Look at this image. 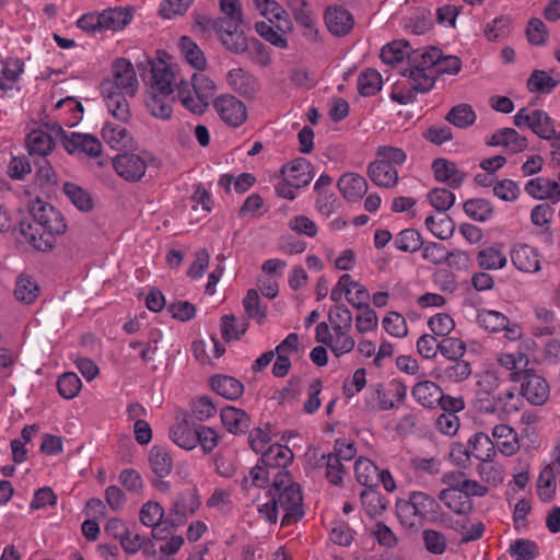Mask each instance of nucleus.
I'll use <instances>...</instances> for the list:
<instances>
[{
    "label": "nucleus",
    "instance_id": "obj_1",
    "mask_svg": "<svg viewBox=\"0 0 560 560\" xmlns=\"http://www.w3.org/2000/svg\"><path fill=\"white\" fill-rule=\"evenodd\" d=\"M266 495L267 501L258 505V513L265 521L276 523L279 512H282L281 524L290 525L303 516L300 485L291 479L287 470H280L273 476L272 486Z\"/></svg>",
    "mask_w": 560,
    "mask_h": 560
},
{
    "label": "nucleus",
    "instance_id": "obj_2",
    "mask_svg": "<svg viewBox=\"0 0 560 560\" xmlns=\"http://www.w3.org/2000/svg\"><path fill=\"white\" fill-rule=\"evenodd\" d=\"M138 79L132 63L119 58L112 66V78L101 83V92L110 115L121 122H127L130 117L129 103L126 98L135 96L138 91Z\"/></svg>",
    "mask_w": 560,
    "mask_h": 560
},
{
    "label": "nucleus",
    "instance_id": "obj_3",
    "mask_svg": "<svg viewBox=\"0 0 560 560\" xmlns=\"http://www.w3.org/2000/svg\"><path fill=\"white\" fill-rule=\"evenodd\" d=\"M32 223L21 222V233L36 249L46 252L52 248L55 235L66 232L63 214L54 206L36 200L31 207Z\"/></svg>",
    "mask_w": 560,
    "mask_h": 560
},
{
    "label": "nucleus",
    "instance_id": "obj_4",
    "mask_svg": "<svg viewBox=\"0 0 560 560\" xmlns=\"http://www.w3.org/2000/svg\"><path fill=\"white\" fill-rule=\"evenodd\" d=\"M253 9L267 20L255 23L258 35L278 48H287V35L293 31L289 13L276 0H253Z\"/></svg>",
    "mask_w": 560,
    "mask_h": 560
},
{
    "label": "nucleus",
    "instance_id": "obj_5",
    "mask_svg": "<svg viewBox=\"0 0 560 560\" xmlns=\"http://www.w3.org/2000/svg\"><path fill=\"white\" fill-rule=\"evenodd\" d=\"M396 514L400 524L407 528L418 529L427 522L438 523L442 521L439 502L422 491H412L407 500H398Z\"/></svg>",
    "mask_w": 560,
    "mask_h": 560
},
{
    "label": "nucleus",
    "instance_id": "obj_6",
    "mask_svg": "<svg viewBox=\"0 0 560 560\" xmlns=\"http://www.w3.org/2000/svg\"><path fill=\"white\" fill-rule=\"evenodd\" d=\"M439 60V49L431 47L422 52H415L410 58V66L404 71L411 88L427 93L432 90L435 83V67Z\"/></svg>",
    "mask_w": 560,
    "mask_h": 560
},
{
    "label": "nucleus",
    "instance_id": "obj_7",
    "mask_svg": "<svg viewBox=\"0 0 560 560\" xmlns=\"http://www.w3.org/2000/svg\"><path fill=\"white\" fill-rule=\"evenodd\" d=\"M476 392L474 406L479 411L491 408V399L498 394L503 382L502 375L498 370L488 369L476 375Z\"/></svg>",
    "mask_w": 560,
    "mask_h": 560
},
{
    "label": "nucleus",
    "instance_id": "obj_8",
    "mask_svg": "<svg viewBox=\"0 0 560 560\" xmlns=\"http://www.w3.org/2000/svg\"><path fill=\"white\" fill-rule=\"evenodd\" d=\"M51 130L61 136L65 150L70 153H84L90 158L100 156L102 153V143L93 135L71 132L67 135L62 127L54 124Z\"/></svg>",
    "mask_w": 560,
    "mask_h": 560
},
{
    "label": "nucleus",
    "instance_id": "obj_9",
    "mask_svg": "<svg viewBox=\"0 0 560 560\" xmlns=\"http://www.w3.org/2000/svg\"><path fill=\"white\" fill-rule=\"evenodd\" d=\"M517 128H528L539 138H550L553 133V120L542 109H528L522 107L513 117Z\"/></svg>",
    "mask_w": 560,
    "mask_h": 560
},
{
    "label": "nucleus",
    "instance_id": "obj_10",
    "mask_svg": "<svg viewBox=\"0 0 560 560\" xmlns=\"http://www.w3.org/2000/svg\"><path fill=\"white\" fill-rule=\"evenodd\" d=\"M242 21L233 18H219L215 22L214 32L219 36L223 46L234 52L242 54L247 49V40L241 31Z\"/></svg>",
    "mask_w": 560,
    "mask_h": 560
},
{
    "label": "nucleus",
    "instance_id": "obj_11",
    "mask_svg": "<svg viewBox=\"0 0 560 560\" xmlns=\"http://www.w3.org/2000/svg\"><path fill=\"white\" fill-rule=\"evenodd\" d=\"M462 453L465 455V460H469L470 456L480 462L492 460L495 456L494 442L486 433L479 432L469 439L467 448L463 445L453 446L450 456L456 460L457 454Z\"/></svg>",
    "mask_w": 560,
    "mask_h": 560
},
{
    "label": "nucleus",
    "instance_id": "obj_12",
    "mask_svg": "<svg viewBox=\"0 0 560 560\" xmlns=\"http://www.w3.org/2000/svg\"><path fill=\"white\" fill-rule=\"evenodd\" d=\"M213 107L220 118L230 127H238L247 118V108L245 104L236 96L222 94L213 102Z\"/></svg>",
    "mask_w": 560,
    "mask_h": 560
},
{
    "label": "nucleus",
    "instance_id": "obj_13",
    "mask_svg": "<svg viewBox=\"0 0 560 560\" xmlns=\"http://www.w3.org/2000/svg\"><path fill=\"white\" fill-rule=\"evenodd\" d=\"M521 394L535 406L544 405L549 397V385L544 377L533 370H524L521 378Z\"/></svg>",
    "mask_w": 560,
    "mask_h": 560
},
{
    "label": "nucleus",
    "instance_id": "obj_14",
    "mask_svg": "<svg viewBox=\"0 0 560 560\" xmlns=\"http://www.w3.org/2000/svg\"><path fill=\"white\" fill-rule=\"evenodd\" d=\"M113 167L118 176L127 182H139L145 174L147 163L144 159L135 153L118 154L113 160Z\"/></svg>",
    "mask_w": 560,
    "mask_h": 560
},
{
    "label": "nucleus",
    "instance_id": "obj_15",
    "mask_svg": "<svg viewBox=\"0 0 560 560\" xmlns=\"http://www.w3.org/2000/svg\"><path fill=\"white\" fill-rule=\"evenodd\" d=\"M226 82L231 90L248 100L255 98L260 91L258 79L243 68L231 69Z\"/></svg>",
    "mask_w": 560,
    "mask_h": 560
},
{
    "label": "nucleus",
    "instance_id": "obj_16",
    "mask_svg": "<svg viewBox=\"0 0 560 560\" xmlns=\"http://www.w3.org/2000/svg\"><path fill=\"white\" fill-rule=\"evenodd\" d=\"M492 147H503L511 154L524 152L528 147V140L514 128H502L495 131L487 141Z\"/></svg>",
    "mask_w": 560,
    "mask_h": 560
},
{
    "label": "nucleus",
    "instance_id": "obj_17",
    "mask_svg": "<svg viewBox=\"0 0 560 560\" xmlns=\"http://www.w3.org/2000/svg\"><path fill=\"white\" fill-rule=\"evenodd\" d=\"M433 374L441 383H462L471 375V364L464 359L448 361L446 364L438 365Z\"/></svg>",
    "mask_w": 560,
    "mask_h": 560
},
{
    "label": "nucleus",
    "instance_id": "obj_18",
    "mask_svg": "<svg viewBox=\"0 0 560 560\" xmlns=\"http://www.w3.org/2000/svg\"><path fill=\"white\" fill-rule=\"evenodd\" d=\"M151 72L150 92H158L163 96H170L174 92V85L176 84L175 73L162 61L153 62Z\"/></svg>",
    "mask_w": 560,
    "mask_h": 560
},
{
    "label": "nucleus",
    "instance_id": "obj_19",
    "mask_svg": "<svg viewBox=\"0 0 560 560\" xmlns=\"http://www.w3.org/2000/svg\"><path fill=\"white\" fill-rule=\"evenodd\" d=\"M432 171L438 182L444 183L451 188H458L466 178V173L459 170L454 162L442 158L432 162Z\"/></svg>",
    "mask_w": 560,
    "mask_h": 560
},
{
    "label": "nucleus",
    "instance_id": "obj_20",
    "mask_svg": "<svg viewBox=\"0 0 560 560\" xmlns=\"http://www.w3.org/2000/svg\"><path fill=\"white\" fill-rule=\"evenodd\" d=\"M511 260L521 271L536 272L540 270L539 254L534 247L527 244L515 245L511 250Z\"/></svg>",
    "mask_w": 560,
    "mask_h": 560
},
{
    "label": "nucleus",
    "instance_id": "obj_21",
    "mask_svg": "<svg viewBox=\"0 0 560 560\" xmlns=\"http://www.w3.org/2000/svg\"><path fill=\"white\" fill-rule=\"evenodd\" d=\"M281 173L285 180H289L299 188L308 185L314 176L312 164L303 158L295 159L291 163L283 165Z\"/></svg>",
    "mask_w": 560,
    "mask_h": 560
},
{
    "label": "nucleus",
    "instance_id": "obj_22",
    "mask_svg": "<svg viewBox=\"0 0 560 560\" xmlns=\"http://www.w3.org/2000/svg\"><path fill=\"white\" fill-rule=\"evenodd\" d=\"M259 460L268 467L275 476L278 471L285 470V467L291 464L293 453L285 445L273 444L269 446L267 451L262 452Z\"/></svg>",
    "mask_w": 560,
    "mask_h": 560
},
{
    "label": "nucleus",
    "instance_id": "obj_23",
    "mask_svg": "<svg viewBox=\"0 0 560 560\" xmlns=\"http://www.w3.org/2000/svg\"><path fill=\"white\" fill-rule=\"evenodd\" d=\"M368 176L378 187L392 188L398 183L397 168L377 159L369 164Z\"/></svg>",
    "mask_w": 560,
    "mask_h": 560
},
{
    "label": "nucleus",
    "instance_id": "obj_24",
    "mask_svg": "<svg viewBox=\"0 0 560 560\" xmlns=\"http://www.w3.org/2000/svg\"><path fill=\"white\" fill-rule=\"evenodd\" d=\"M491 408L489 410H482L486 413L501 412L510 416L516 413L521 409L522 401L515 394L514 387L499 390L498 394L491 399Z\"/></svg>",
    "mask_w": 560,
    "mask_h": 560
},
{
    "label": "nucleus",
    "instance_id": "obj_25",
    "mask_svg": "<svg viewBox=\"0 0 560 560\" xmlns=\"http://www.w3.org/2000/svg\"><path fill=\"white\" fill-rule=\"evenodd\" d=\"M337 185L342 196L350 201L360 200L369 187L366 179L357 173L343 174Z\"/></svg>",
    "mask_w": 560,
    "mask_h": 560
},
{
    "label": "nucleus",
    "instance_id": "obj_26",
    "mask_svg": "<svg viewBox=\"0 0 560 560\" xmlns=\"http://www.w3.org/2000/svg\"><path fill=\"white\" fill-rule=\"evenodd\" d=\"M325 22L330 33L346 35L353 26V18L340 7H330L325 12Z\"/></svg>",
    "mask_w": 560,
    "mask_h": 560
},
{
    "label": "nucleus",
    "instance_id": "obj_27",
    "mask_svg": "<svg viewBox=\"0 0 560 560\" xmlns=\"http://www.w3.org/2000/svg\"><path fill=\"white\" fill-rule=\"evenodd\" d=\"M197 436V427L188 419H183L170 430L172 441L185 450H192L198 445Z\"/></svg>",
    "mask_w": 560,
    "mask_h": 560
},
{
    "label": "nucleus",
    "instance_id": "obj_28",
    "mask_svg": "<svg viewBox=\"0 0 560 560\" xmlns=\"http://www.w3.org/2000/svg\"><path fill=\"white\" fill-rule=\"evenodd\" d=\"M100 15L102 31L122 30L132 20V11L121 7L108 8L100 12Z\"/></svg>",
    "mask_w": 560,
    "mask_h": 560
},
{
    "label": "nucleus",
    "instance_id": "obj_29",
    "mask_svg": "<svg viewBox=\"0 0 560 560\" xmlns=\"http://www.w3.org/2000/svg\"><path fill=\"white\" fill-rule=\"evenodd\" d=\"M221 421L225 429L233 434L245 433L250 423L249 417L244 410L232 406L222 408Z\"/></svg>",
    "mask_w": 560,
    "mask_h": 560
},
{
    "label": "nucleus",
    "instance_id": "obj_30",
    "mask_svg": "<svg viewBox=\"0 0 560 560\" xmlns=\"http://www.w3.org/2000/svg\"><path fill=\"white\" fill-rule=\"evenodd\" d=\"M412 396L423 407L434 408L442 399V389L432 381H422L413 386Z\"/></svg>",
    "mask_w": 560,
    "mask_h": 560
},
{
    "label": "nucleus",
    "instance_id": "obj_31",
    "mask_svg": "<svg viewBox=\"0 0 560 560\" xmlns=\"http://www.w3.org/2000/svg\"><path fill=\"white\" fill-rule=\"evenodd\" d=\"M39 285L28 275L21 273L16 277L13 295L23 304H33L39 296Z\"/></svg>",
    "mask_w": 560,
    "mask_h": 560
},
{
    "label": "nucleus",
    "instance_id": "obj_32",
    "mask_svg": "<svg viewBox=\"0 0 560 560\" xmlns=\"http://www.w3.org/2000/svg\"><path fill=\"white\" fill-rule=\"evenodd\" d=\"M62 192L68 200L82 212H90L94 207V201L90 191L75 183H65L62 186Z\"/></svg>",
    "mask_w": 560,
    "mask_h": 560
},
{
    "label": "nucleus",
    "instance_id": "obj_33",
    "mask_svg": "<svg viewBox=\"0 0 560 560\" xmlns=\"http://www.w3.org/2000/svg\"><path fill=\"white\" fill-rule=\"evenodd\" d=\"M492 438L495 440L501 453L506 456L515 454L518 448L517 434L508 424H498L492 429Z\"/></svg>",
    "mask_w": 560,
    "mask_h": 560
},
{
    "label": "nucleus",
    "instance_id": "obj_34",
    "mask_svg": "<svg viewBox=\"0 0 560 560\" xmlns=\"http://www.w3.org/2000/svg\"><path fill=\"white\" fill-rule=\"evenodd\" d=\"M210 383L218 395L230 400L237 399L244 392L243 384L232 376L217 375L211 378Z\"/></svg>",
    "mask_w": 560,
    "mask_h": 560
},
{
    "label": "nucleus",
    "instance_id": "obj_35",
    "mask_svg": "<svg viewBox=\"0 0 560 560\" xmlns=\"http://www.w3.org/2000/svg\"><path fill=\"white\" fill-rule=\"evenodd\" d=\"M439 500L456 514H466L472 509L470 499L464 492L454 489L441 490Z\"/></svg>",
    "mask_w": 560,
    "mask_h": 560
},
{
    "label": "nucleus",
    "instance_id": "obj_36",
    "mask_svg": "<svg viewBox=\"0 0 560 560\" xmlns=\"http://www.w3.org/2000/svg\"><path fill=\"white\" fill-rule=\"evenodd\" d=\"M164 516V509L162 505L154 501H149L144 503L140 510L139 518L140 522L148 527H153V537L156 539H165L162 536L156 526L160 524Z\"/></svg>",
    "mask_w": 560,
    "mask_h": 560
},
{
    "label": "nucleus",
    "instance_id": "obj_37",
    "mask_svg": "<svg viewBox=\"0 0 560 560\" xmlns=\"http://www.w3.org/2000/svg\"><path fill=\"white\" fill-rule=\"evenodd\" d=\"M498 362L501 366L511 371V381L518 382L524 375V370H527L528 358L522 352L501 353L498 357Z\"/></svg>",
    "mask_w": 560,
    "mask_h": 560
},
{
    "label": "nucleus",
    "instance_id": "obj_38",
    "mask_svg": "<svg viewBox=\"0 0 560 560\" xmlns=\"http://www.w3.org/2000/svg\"><path fill=\"white\" fill-rule=\"evenodd\" d=\"M177 84V97L179 102L192 113L201 114L206 110L208 103L201 102V98L196 96L192 82L180 80Z\"/></svg>",
    "mask_w": 560,
    "mask_h": 560
},
{
    "label": "nucleus",
    "instance_id": "obj_39",
    "mask_svg": "<svg viewBox=\"0 0 560 560\" xmlns=\"http://www.w3.org/2000/svg\"><path fill=\"white\" fill-rule=\"evenodd\" d=\"M30 154L48 155L55 148L51 136L40 129L31 131L26 137Z\"/></svg>",
    "mask_w": 560,
    "mask_h": 560
},
{
    "label": "nucleus",
    "instance_id": "obj_40",
    "mask_svg": "<svg viewBox=\"0 0 560 560\" xmlns=\"http://www.w3.org/2000/svg\"><path fill=\"white\" fill-rule=\"evenodd\" d=\"M23 72V62L16 58H8L0 62V89L11 90Z\"/></svg>",
    "mask_w": 560,
    "mask_h": 560
},
{
    "label": "nucleus",
    "instance_id": "obj_41",
    "mask_svg": "<svg viewBox=\"0 0 560 560\" xmlns=\"http://www.w3.org/2000/svg\"><path fill=\"white\" fill-rule=\"evenodd\" d=\"M102 137L113 149L127 147L131 140L130 133L126 127L114 122H106L104 125L102 129Z\"/></svg>",
    "mask_w": 560,
    "mask_h": 560
},
{
    "label": "nucleus",
    "instance_id": "obj_42",
    "mask_svg": "<svg viewBox=\"0 0 560 560\" xmlns=\"http://www.w3.org/2000/svg\"><path fill=\"white\" fill-rule=\"evenodd\" d=\"M477 262L482 269L497 270L505 267L508 258L500 248L490 246L478 252Z\"/></svg>",
    "mask_w": 560,
    "mask_h": 560
},
{
    "label": "nucleus",
    "instance_id": "obj_43",
    "mask_svg": "<svg viewBox=\"0 0 560 560\" xmlns=\"http://www.w3.org/2000/svg\"><path fill=\"white\" fill-rule=\"evenodd\" d=\"M424 224L427 229L438 238L447 240L455 231L454 221L446 214H440L438 217L429 215Z\"/></svg>",
    "mask_w": 560,
    "mask_h": 560
},
{
    "label": "nucleus",
    "instance_id": "obj_44",
    "mask_svg": "<svg viewBox=\"0 0 560 560\" xmlns=\"http://www.w3.org/2000/svg\"><path fill=\"white\" fill-rule=\"evenodd\" d=\"M382 77L374 69L362 71L357 81L358 91L362 96H373L382 89Z\"/></svg>",
    "mask_w": 560,
    "mask_h": 560
},
{
    "label": "nucleus",
    "instance_id": "obj_45",
    "mask_svg": "<svg viewBox=\"0 0 560 560\" xmlns=\"http://www.w3.org/2000/svg\"><path fill=\"white\" fill-rule=\"evenodd\" d=\"M150 465L153 472L163 478L171 474L173 460L166 450L161 446H153L149 456Z\"/></svg>",
    "mask_w": 560,
    "mask_h": 560
},
{
    "label": "nucleus",
    "instance_id": "obj_46",
    "mask_svg": "<svg viewBox=\"0 0 560 560\" xmlns=\"http://www.w3.org/2000/svg\"><path fill=\"white\" fill-rule=\"evenodd\" d=\"M357 481L365 487H373L378 480L377 467L368 458L360 457L354 464Z\"/></svg>",
    "mask_w": 560,
    "mask_h": 560
},
{
    "label": "nucleus",
    "instance_id": "obj_47",
    "mask_svg": "<svg viewBox=\"0 0 560 560\" xmlns=\"http://www.w3.org/2000/svg\"><path fill=\"white\" fill-rule=\"evenodd\" d=\"M179 48L186 61L190 66L198 70H203L206 68L207 60L203 52L189 37L183 36L179 39Z\"/></svg>",
    "mask_w": 560,
    "mask_h": 560
},
{
    "label": "nucleus",
    "instance_id": "obj_48",
    "mask_svg": "<svg viewBox=\"0 0 560 560\" xmlns=\"http://www.w3.org/2000/svg\"><path fill=\"white\" fill-rule=\"evenodd\" d=\"M478 325L487 331L498 332L508 327V317L492 310H481L477 315Z\"/></svg>",
    "mask_w": 560,
    "mask_h": 560
},
{
    "label": "nucleus",
    "instance_id": "obj_49",
    "mask_svg": "<svg viewBox=\"0 0 560 560\" xmlns=\"http://www.w3.org/2000/svg\"><path fill=\"white\" fill-rule=\"evenodd\" d=\"M557 478L553 471L545 466L538 476L537 480V494L540 500L545 502L551 501L556 495L557 490Z\"/></svg>",
    "mask_w": 560,
    "mask_h": 560
},
{
    "label": "nucleus",
    "instance_id": "obj_50",
    "mask_svg": "<svg viewBox=\"0 0 560 560\" xmlns=\"http://www.w3.org/2000/svg\"><path fill=\"white\" fill-rule=\"evenodd\" d=\"M318 466L325 467V476L330 483L337 486L342 482L346 470L343 463H341L336 456L330 453L322 455Z\"/></svg>",
    "mask_w": 560,
    "mask_h": 560
},
{
    "label": "nucleus",
    "instance_id": "obj_51",
    "mask_svg": "<svg viewBox=\"0 0 560 560\" xmlns=\"http://www.w3.org/2000/svg\"><path fill=\"white\" fill-rule=\"evenodd\" d=\"M166 97L158 92H149L145 106L152 116L164 120L171 118L173 109Z\"/></svg>",
    "mask_w": 560,
    "mask_h": 560
},
{
    "label": "nucleus",
    "instance_id": "obj_52",
    "mask_svg": "<svg viewBox=\"0 0 560 560\" xmlns=\"http://www.w3.org/2000/svg\"><path fill=\"white\" fill-rule=\"evenodd\" d=\"M334 335L329 340L328 347L336 357H341L353 350L355 346L354 339L347 334L346 329L334 327Z\"/></svg>",
    "mask_w": 560,
    "mask_h": 560
},
{
    "label": "nucleus",
    "instance_id": "obj_53",
    "mask_svg": "<svg viewBox=\"0 0 560 560\" xmlns=\"http://www.w3.org/2000/svg\"><path fill=\"white\" fill-rule=\"evenodd\" d=\"M120 546L124 551L129 555H135L139 550H142L144 555H150L152 553L153 548V545L149 538L140 536L139 534L132 535L129 530L128 534L121 538Z\"/></svg>",
    "mask_w": 560,
    "mask_h": 560
},
{
    "label": "nucleus",
    "instance_id": "obj_54",
    "mask_svg": "<svg viewBox=\"0 0 560 560\" xmlns=\"http://www.w3.org/2000/svg\"><path fill=\"white\" fill-rule=\"evenodd\" d=\"M446 120L458 128H466L476 120V114L470 105L459 104L446 115Z\"/></svg>",
    "mask_w": 560,
    "mask_h": 560
},
{
    "label": "nucleus",
    "instance_id": "obj_55",
    "mask_svg": "<svg viewBox=\"0 0 560 560\" xmlns=\"http://www.w3.org/2000/svg\"><path fill=\"white\" fill-rule=\"evenodd\" d=\"M395 246L402 252H417L423 245L420 233L413 229L402 230L394 241Z\"/></svg>",
    "mask_w": 560,
    "mask_h": 560
},
{
    "label": "nucleus",
    "instance_id": "obj_56",
    "mask_svg": "<svg viewBox=\"0 0 560 560\" xmlns=\"http://www.w3.org/2000/svg\"><path fill=\"white\" fill-rule=\"evenodd\" d=\"M558 84V81L546 71L535 70L527 80V88L535 93H550Z\"/></svg>",
    "mask_w": 560,
    "mask_h": 560
},
{
    "label": "nucleus",
    "instance_id": "obj_57",
    "mask_svg": "<svg viewBox=\"0 0 560 560\" xmlns=\"http://www.w3.org/2000/svg\"><path fill=\"white\" fill-rule=\"evenodd\" d=\"M439 352L447 360L454 361L463 359L466 353V343L455 337H444L440 341Z\"/></svg>",
    "mask_w": 560,
    "mask_h": 560
},
{
    "label": "nucleus",
    "instance_id": "obj_58",
    "mask_svg": "<svg viewBox=\"0 0 560 560\" xmlns=\"http://www.w3.org/2000/svg\"><path fill=\"white\" fill-rule=\"evenodd\" d=\"M465 213L476 221H487L492 215V207L486 199L476 198L464 203Z\"/></svg>",
    "mask_w": 560,
    "mask_h": 560
},
{
    "label": "nucleus",
    "instance_id": "obj_59",
    "mask_svg": "<svg viewBox=\"0 0 560 560\" xmlns=\"http://www.w3.org/2000/svg\"><path fill=\"white\" fill-rule=\"evenodd\" d=\"M59 394L66 399L74 398L81 390L82 382L80 377L72 372L63 373L57 382Z\"/></svg>",
    "mask_w": 560,
    "mask_h": 560
},
{
    "label": "nucleus",
    "instance_id": "obj_60",
    "mask_svg": "<svg viewBox=\"0 0 560 560\" xmlns=\"http://www.w3.org/2000/svg\"><path fill=\"white\" fill-rule=\"evenodd\" d=\"M221 322V334L225 341L238 339L248 328V323L245 319L237 324L234 315H224Z\"/></svg>",
    "mask_w": 560,
    "mask_h": 560
},
{
    "label": "nucleus",
    "instance_id": "obj_61",
    "mask_svg": "<svg viewBox=\"0 0 560 560\" xmlns=\"http://www.w3.org/2000/svg\"><path fill=\"white\" fill-rule=\"evenodd\" d=\"M271 470L266 467L260 460L254 466L248 476H245L242 482L243 488L247 489L249 487H258L264 488L271 475Z\"/></svg>",
    "mask_w": 560,
    "mask_h": 560
},
{
    "label": "nucleus",
    "instance_id": "obj_62",
    "mask_svg": "<svg viewBox=\"0 0 560 560\" xmlns=\"http://www.w3.org/2000/svg\"><path fill=\"white\" fill-rule=\"evenodd\" d=\"M510 552L515 560H533L539 555L537 544L527 539L515 540L510 547Z\"/></svg>",
    "mask_w": 560,
    "mask_h": 560
},
{
    "label": "nucleus",
    "instance_id": "obj_63",
    "mask_svg": "<svg viewBox=\"0 0 560 560\" xmlns=\"http://www.w3.org/2000/svg\"><path fill=\"white\" fill-rule=\"evenodd\" d=\"M363 509L370 517L380 515L385 510L382 497L372 489L363 490L360 494Z\"/></svg>",
    "mask_w": 560,
    "mask_h": 560
},
{
    "label": "nucleus",
    "instance_id": "obj_64",
    "mask_svg": "<svg viewBox=\"0 0 560 560\" xmlns=\"http://www.w3.org/2000/svg\"><path fill=\"white\" fill-rule=\"evenodd\" d=\"M428 326L433 335L444 338L455 328V323L448 314L439 313L429 318Z\"/></svg>",
    "mask_w": 560,
    "mask_h": 560
}]
</instances>
